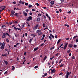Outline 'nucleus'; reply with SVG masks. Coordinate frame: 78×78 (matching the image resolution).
<instances>
[{
    "mask_svg": "<svg viewBox=\"0 0 78 78\" xmlns=\"http://www.w3.org/2000/svg\"><path fill=\"white\" fill-rule=\"evenodd\" d=\"M73 45L71 44H69L68 45V47H69V48H72L73 47Z\"/></svg>",
    "mask_w": 78,
    "mask_h": 78,
    "instance_id": "obj_3",
    "label": "nucleus"
},
{
    "mask_svg": "<svg viewBox=\"0 0 78 78\" xmlns=\"http://www.w3.org/2000/svg\"><path fill=\"white\" fill-rule=\"evenodd\" d=\"M28 5V3H25V5Z\"/></svg>",
    "mask_w": 78,
    "mask_h": 78,
    "instance_id": "obj_51",
    "label": "nucleus"
},
{
    "mask_svg": "<svg viewBox=\"0 0 78 78\" xmlns=\"http://www.w3.org/2000/svg\"><path fill=\"white\" fill-rule=\"evenodd\" d=\"M10 16H11V17H14V14H11L10 15Z\"/></svg>",
    "mask_w": 78,
    "mask_h": 78,
    "instance_id": "obj_16",
    "label": "nucleus"
},
{
    "mask_svg": "<svg viewBox=\"0 0 78 78\" xmlns=\"http://www.w3.org/2000/svg\"><path fill=\"white\" fill-rule=\"evenodd\" d=\"M2 28H6V26L5 25H2V27H1Z\"/></svg>",
    "mask_w": 78,
    "mask_h": 78,
    "instance_id": "obj_17",
    "label": "nucleus"
},
{
    "mask_svg": "<svg viewBox=\"0 0 78 78\" xmlns=\"http://www.w3.org/2000/svg\"><path fill=\"white\" fill-rule=\"evenodd\" d=\"M43 27H45V23H44L43 25Z\"/></svg>",
    "mask_w": 78,
    "mask_h": 78,
    "instance_id": "obj_55",
    "label": "nucleus"
},
{
    "mask_svg": "<svg viewBox=\"0 0 78 78\" xmlns=\"http://www.w3.org/2000/svg\"><path fill=\"white\" fill-rule=\"evenodd\" d=\"M12 70H14L15 69V67H14V66H12Z\"/></svg>",
    "mask_w": 78,
    "mask_h": 78,
    "instance_id": "obj_19",
    "label": "nucleus"
},
{
    "mask_svg": "<svg viewBox=\"0 0 78 78\" xmlns=\"http://www.w3.org/2000/svg\"><path fill=\"white\" fill-rule=\"evenodd\" d=\"M48 38H49L50 40H51L52 39V38H51V37L50 36H49L48 37Z\"/></svg>",
    "mask_w": 78,
    "mask_h": 78,
    "instance_id": "obj_22",
    "label": "nucleus"
},
{
    "mask_svg": "<svg viewBox=\"0 0 78 78\" xmlns=\"http://www.w3.org/2000/svg\"><path fill=\"white\" fill-rule=\"evenodd\" d=\"M12 22H9V24L10 25H11V24H12Z\"/></svg>",
    "mask_w": 78,
    "mask_h": 78,
    "instance_id": "obj_43",
    "label": "nucleus"
},
{
    "mask_svg": "<svg viewBox=\"0 0 78 78\" xmlns=\"http://www.w3.org/2000/svg\"><path fill=\"white\" fill-rule=\"evenodd\" d=\"M56 72L55 70V68H54L53 70H51V73H55Z\"/></svg>",
    "mask_w": 78,
    "mask_h": 78,
    "instance_id": "obj_4",
    "label": "nucleus"
},
{
    "mask_svg": "<svg viewBox=\"0 0 78 78\" xmlns=\"http://www.w3.org/2000/svg\"><path fill=\"white\" fill-rule=\"evenodd\" d=\"M31 35L32 36H33V37H35V36H36V35H35V34H31Z\"/></svg>",
    "mask_w": 78,
    "mask_h": 78,
    "instance_id": "obj_14",
    "label": "nucleus"
},
{
    "mask_svg": "<svg viewBox=\"0 0 78 78\" xmlns=\"http://www.w3.org/2000/svg\"><path fill=\"white\" fill-rule=\"evenodd\" d=\"M24 15L25 16H27V13L26 12L24 13Z\"/></svg>",
    "mask_w": 78,
    "mask_h": 78,
    "instance_id": "obj_37",
    "label": "nucleus"
},
{
    "mask_svg": "<svg viewBox=\"0 0 78 78\" xmlns=\"http://www.w3.org/2000/svg\"><path fill=\"white\" fill-rule=\"evenodd\" d=\"M68 14H70L71 13V11H69L67 12Z\"/></svg>",
    "mask_w": 78,
    "mask_h": 78,
    "instance_id": "obj_56",
    "label": "nucleus"
},
{
    "mask_svg": "<svg viewBox=\"0 0 78 78\" xmlns=\"http://www.w3.org/2000/svg\"><path fill=\"white\" fill-rule=\"evenodd\" d=\"M68 45V43L67 42L63 47V49H64V50H66V48H67V47Z\"/></svg>",
    "mask_w": 78,
    "mask_h": 78,
    "instance_id": "obj_2",
    "label": "nucleus"
},
{
    "mask_svg": "<svg viewBox=\"0 0 78 78\" xmlns=\"http://www.w3.org/2000/svg\"><path fill=\"white\" fill-rule=\"evenodd\" d=\"M59 53H57V54H55V56H58V55H59Z\"/></svg>",
    "mask_w": 78,
    "mask_h": 78,
    "instance_id": "obj_33",
    "label": "nucleus"
},
{
    "mask_svg": "<svg viewBox=\"0 0 78 78\" xmlns=\"http://www.w3.org/2000/svg\"><path fill=\"white\" fill-rule=\"evenodd\" d=\"M47 56H45L43 60L44 61L45 60H46V59H47Z\"/></svg>",
    "mask_w": 78,
    "mask_h": 78,
    "instance_id": "obj_11",
    "label": "nucleus"
},
{
    "mask_svg": "<svg viewBox=\"0 0 78 78\" xmlns=\"http://www.w3.org/2000/svg\"><path fill=\"white\" fill-rule=\"evenodd\" d=\"M64 64H61V66H60V67H63V66H64Z\"/></svg>",
    "mask_w": 78,
    "mask_h": 78,
    "instance_id": "obj_41",
    "label": "nucleus"
},
{
    "mask_svg": "<svg viewBox=\"0 0 78 78\" xmlns=\"http://www.w3.org/2000/svg\"><path fill=\"white\" fill-rule=\"evenodd\" d=\"M26 23H27V24L28 25V27L30 26V24H29L28 23V22H26Z\"/></svg>",
    "mask_w": 78,
    "mask_h": 78,
    "instance_id": "obj_25",
    "label": "nucleus"
},
{
    "mask_svg": "<svg viewBox=\"0 0 78 78\" xmlns=\"http://www.w3.org/2000/svg\"><path fill=\"white\" fill-rule=\"evenodd\" d=\"M35 5H37V6H39V4L37 3H36L35 4Z\"/></svg>",
    "mask_w": 78,
    "mask_h": 78,
    "instance_id": "obj_38",
    "label": "nucleus"
},
{
    "mask_svg": "<svg viewBox=\"0 0 78 78\" xmlns=\"http://www.w3.org/2000/svg\"><path fill=\"white\" fill-rule=\"evenodd\" d=\"M37 49H38V47L35 48H34V51H36L37 50Z\"/></svg>",
    "mask_w": 78,
    "mask_h": 78,
    "instance_id": "obj_10",
    "label": "nucleus"
},
{
    "mask_svg": "<svg viewBox=\"0 0 78 78\" xmlns=\"http://www.w3.org/2000/svg\"><path fill=\"white\" fill-rule=\"evenodd\" d=\"M6 8V6H2L0 7V8L2 9V10H5V8Z\"/></svg>",
    "mask_w": 78,
    "mask_h": 78,
    "instance_id": "obj_7",
    "label": "nucleus"
},
{
    "mask_svg": "<svg viewBox=\"0 0 78 78\" xmlns=\"http://www.w3.org/2000/svg\"><path fill=\"white\" fill-rule=\"evenodd\" d=\"M48 78H52V77L51 76H49Z\"/></svg>",
    "mask_w": 78,
    "mask_h": 78,
    "instance_id": "obj_64",
    "label": "nucleus"
},
{
    "mask_svg": "<svg viewBox=\"0 0 78 78\" xmlns=\"http://www.w3.org/2000/svg\"><path fill=\"white\" fill-rule=\"evenodd\" d=\"M29 14L30 15V16H32L33 15V13H31V12H30L29 13Z\"/></svg>",
    "mask_w": 78,
    "mask_h": 78,
    "instance_id": "obj_45",
    "label": "nucleus"
},
{
    "mask_svg": "<svg viewBox=\"0 0 78 78\" xmlns=\"http://www.w3.org/2000/svg\"><path fill=\"white\" fill-rule=\"evenodd\" d=\"M18 23L17 21H15L14 22V23Z\"/></svg>",
    "mask_w": 78,
    "mask_h": 78,
    "instance_id": "obj_57",
    "label": "nucleus"
},
{
    "mask_svg": "<svg viewBox=\"0 0 78 78\" xmlns=\"http://www.w3.org/2000/svg\"><path fill=\"white\" fill-rule=\"evenodd\" d=\"M4 62H5L6 65H7L8 64V62L7 61H5Z\"/></svg>",
    "mask_w": 78,
    "mask_h": 78,
    "instance_id": "obj_27",
    "label": "nucleus"
},
{
    "mask_svg": "<svg viewBox=\"0 0 78 78\" xmlns=\"http://www.w3.org/2000/svg\"><path fill=\"white\" fill-rule=\"evenodd\" d=\"M3 44H2V46L1 47V49H3V48H3Z\"/></svg>",
    "mask_w": 78,
    "mask_h": 78,
    "instance_id": "obj_24",
    "label": "nucleus"
},
{
    "mask_svg": "<svg viewBox=\"0 0 78 78\" xmlns=\"http://www.w3.org/2000/svg\"><path fill=\"white\" fill-rule=\"evenodd\" d=\"M54 56H54L52 58H50V59L51 60H52V59H53V58H54Z\"/></svg>",
    "mask_w": 78,
    "mask_h": 78,
    "instance_id": "obj_46",
    "label": "nucleus"
},
{
    "mask_svg": "<svg viewBox=\"0 0 78 78\" xmlns=\"http://www.w3.org/2000/svg\"><path fill=\"white\" fill-rule=\"evenodd\" d=\"M11 12L12 14H14V13H15V11H14L13 10H12Z\"/></svg>",
    "mask_w": 78,
    "mask_h": 78,
    "instance_id": "obj_18",
    "label": "nucleus"
},
{
    "mask_svg": "<svg viewBox=\"0 0 78 78\" xmlns=\"http://www.w3.org/2000/svg\"><path fill=\"white\" fill-rule=\"evenodd\" d=\"M44 76H47V73H45V74H44Z\"/></svg>",
    "mask_w": 78,
    "mask_h": 78,
    "instance_id": "obj_62",
    "label": "nucleus"
},
{
    "mask_svg": "<svg viewBox=\"0 0 78 78\" xmlns=\"http://www.w3.org/2000/svg\"><path fill=\"white\" fill-rule=\"evenodd\" d=\"M60 41H61V40L59 39L58 40V42H57V44H58L59 42H60Z\"/></svg>",
    "mask_w": 78,
    "mask_h": 78,
    "instance_id": "obj_23",
    "label": "nucleus"
},
{
    "mask_svg": "<svg viewBox=\"0 0 78 78\" xmlns=\"http://www.w3.org/2000/svg\"><path fill=\"white\" fill-rule=\"evenodd\" d=\"M27 20V21H28V22H30V20L29 18H28L27 20Z\"/></svg>",
    "mask_w": 78,
    "mask_h": 78,
    "instance_id": "obj_31",
    "label": "nucleus"
},
{
    "mask_svg": "<svg viewBox=\"0 0 78 78\" xmlns=\"http://www.w3.org/2000/svg\"><path fill=\"white\" fill-rule=\"evenodd\" d=\"M50 3L52 5H54V4L55 3V2H54L53 1H52Z\"/></svg>",
    "mask_w": 78,
    "mask_h": 78,
    "instance_id": "obj_9",
    "label": "nucleus"
},
{
    "mask_svg": "<svg viewBox=\"0 0 78 78\" xmlns=\"http://www.w3.org/2000/svg\"><path fill=\"white\" fill-rule=\"evenodd\" d=\"M34 68V69H36L37 68H38V66H35Z\"/></svg>",
    "mask_w": 78,
    "mask_h": 78,
    "instance_id": "obj_35",
    "label": "nucleus"
},
{
    "mask_svg": "<svg viewBox=\"0 0 78 78\" xmlns=\"http://www.w3.org/2000/svg\"><path fill=\"white\" fill-rule=\"evenodd\" d=\"M32 11H35V9H32Z\"/></svg>",
    "mask_w": 78,
    "mask_h": 78,
    "instance_id": "obj_60",
    "label": "nucleus"
},
{
    "mask_svg": "<svg viewBox=\"0 0 78 78\" xmlns=\"http://www.w3.org/2000/svg\"><path fill=\"white\" fill-rule=\"evenodd\" d=\"M66 78H69V76H67V75H66Z\"/></svg>",
    "mask_w": 78,
    "mask_h": 78,
    "instance_id": "obj_63",
    "label": "nucleus"
},
{
    "mask_svg": "<svg viewBox=\"0 0 78 78\" xmlns=\"http://www.w3.org/2000/svg\"><path fill=\"white\" fill-rule=\"evenodd\" d=\"M22 1H20V3L21 4H22V5L23 4H25V2H22Z\"/></svg>",
    "mask_w": 78,
    "mask_h": 78,
    "instance_id": "obj_13",
    "label": "nucleus"
},
{
    "mask_svg": "<svg viewBox=\"0 0 78 78\" xmlns=\"http://www.w3.org/2000/svg\"><path fill=\"white\" fill-rule=\"evenodd\" d=\"M33 7V6L32 5H29V8H31V7Z\"/></svg>",
    "mask_w": 78,
    "mask_h": 78,
    "instance_id": "obj_26",
    "label": "nucleus"
},
{
    "mask_svg": "<svg viewBox=\"0 0 78 78\" xmlns=\"http://www.w3.org/2000/svg\"><path fill=\"white\" fill-rule=\"evenodd\" d=\"M73 47L74 48H76V47H77V46L75 44V45H74Z\"/></svg>",
    "mask_w": 78,
    "mask_h": 78,
    "instance_id": "obj_36",
    "label": "nucleus"
},
{
    "mask_svg": "<svg viewBox=\"0 0 78 78\" xmlns=\"http://www.w3.org/2000/svg\"><path fill=\"white\" fill-rule=\"evenodd\" d=\"M38 34L39 36H40L41 35V34H42V33L41 32L39 33Z\"/></svg>",
    "mask_w": 78,
    "mask_h": 78,
    "instance_id": "obj_42",
    "label": "nucleus"
},
{
    "mask_svg": "<svg viewBox=\"0 0 78 78\" xmlns=\"http://www.w3.org/2000/svg\"><path fill=\"white\" fill-rule=\"evenodd\" d=\"M6 34L5 33H4L2 35V38H6Z\"/></svg>",
    "mask_w": 78,
    "mask_h": 78,
    "instance_id": "obj_5",
    "label": "nucleus"
},
{
    "mask_svg": "<svg viewBox=\"0 0 78 78\" xmlns=\"http://www.w3.org/2000/svg\"><path fill=\"white\" fill-rule=\"evenodd\" d=\"M44 44V43H43L41 44V45H40L41 47H43Z\"/></svg>",
    "mask_w": 78,
    "mask_h": 78,
    "instance_id": "obj_28",
    "label": "nucleus"
},
{
    "mask_svg": "<svg viewBox=\"0 0 78 78\" xmlns=\"http://www.w3.org/2000/svg\"><path fill=\"white\" fill-rule=\"evenodd\" d=\"M76 37H78V36L76 35L73 38V40H74V39H75V38H76Z\"/></svg>",
    "mask_w": 78,
    "mask_h": 78,
    "instance_id": "obj_21",
    "label": "nucleus"
},
{
    "mask_svg": "<svg viewBox=\"0 0 78 78\" xmlns=\"http://www.w3.org/2000/svg\"><path fill=\"white\" fill-rule=\"evenodd\" d=\"M31 41H32V39H30L29 41V42H30V43H31Z\"/></svg>",
    "mask_w": 78,
    "mask_h": 78,
    "instance_id": "obj_48",
    "label": "nucleus"
},
{
    "mask_svg": "<svg viewBox=\"0 0 78 78\" xmlns=\"http://www.w3.org/2000/svg\"><path fill=\"white\" fill-rule=\"evenodd\" d=\"M28 19H29L30 20H32V17H31V16H29Z\"/></svg>",
    "mask_w": 78,
    "mask_h": 78,
    "instance_id": "obj_15",
    "label": "nucleus"
},
{
    "mask_svg": "<svg viewBox=\"0 0 78 78\" xmlns=\"http://www.w3.org/2000/svg\"><path fill=\"white\" fill-rule=\"evenodd\" d=\"M2 56H6V54H2Z\"/></svg>",
    "mask_w": 78,
    "mask_h": 78,
    "instance_id": "obj_34",
    "label": "nucleus"
},
{
    "mask_svg": "<svg viewBox=\"0 0 78 78\" xmlns=\"http://www.w3.org/2000/svg\"><path fill=\"white\" fill-rule=\"evenodd\" d=\"M17 14H18L17 13H15L16 16H17Z\"/></svg>",
    "mask_w": 78,
    "mask_h": 78,
    "instance_id": "obj_59",
    "label": "nucleus"
},
{
    "mask_svg": "<svg viewBox=\"0 0 78 78\" xmlns=\"http://www.w3.org/2000/svg\"><path fill=\"white\" fill-rule=\"evenodd\" d=\"M25 23H23L22 25L23 28H24L25 27Z\"/></svg>",
    "mask_w": 78,
    "mask_h": 78,
    "instance_id": "obj_32",
    "label": "nucleus"
},
{
    "mask_svg": "<svg viewBox=\"0 0 78 78\" xmlns=\"http://www.w3.org/2000/svg\"><path fill=\"white\" fill-rule=\"evenodd\" d=\"M38 16H39L40 17H41V16H42V14H38Z\"/></svg>",
    "mask_w": 78,
    "mask_h": 78,
    "instance_id": "obj_29",
    "label": "nucleus"
},
{
    "mask_svg": "<svg viewBox=\"0 0 78 78\" xmlns=\"http://www.w3.org/2000/svg\"><path fill=\"white\" fill-rule=\"evenodd\" d=\"M70 51H71L70 50H68V51H67L68 53H70Z\"/></svg>",
    "mask_w": 78,
    "mask_h": 78,
    "instance_id": "obj_40",
    "label": "nucleus"
},
{
    "mask_svg": "<svg viewBox=\"0 0 78 78\" xmlns=\"http://www.w3.org/2000/svg\"><path fill=\"white\" fill-rule=\"evenodd\" d=\"M8 73V72L7 71H6L5 73L4 74H7Z\"/></svg>",
    "mask_w": 78,
    "mask_h": 78,
    "instance_id": "obj_53",
    "label": "nucleus"
},
{
    "mask_svg": "<svg viewBox=\"0 0 78 78\" xmlns=\"http://www.w3.org/2000/svg\"><path fill=\"white\" fill-rule=\"evenodd\" d=\"M5 34H6V35H7V36H9V34H8V33H6Z\"/></svg>",
    "mask_w": 78,
    "mask_h": 78,
    "instance_id": "obj_52",
    "label": "nucleus"
},
{
    "mask_svg": "<svg viewBox=\"0 0 78 78\" xmlns=\"http://www.w3.org/2000/svg\"><path fill=\"white\" fill-rule=\"evenodd\" d=\"M48 18L49 19V20H51V18L50 16H48Z\"/></svg>",
    "mask_w": 78,
    "mask_h": 78,
    "instance_id": "obj_39",
    "label": "nucleus"
},
{
    "mask_svg": "<svg viewBox=\"0 0 78 78\" xmlns=\"http://www.w3.org/2000/svg\"><path fill=\"white\" fill-rule=\"evenodd\" d=\"M9 37H10V38H11V37H11V35H9Z\"/></svg>",
    "mask_w": 78,
    "mask_h": 78,
    "instance_id": "obj_58",
    "label": "nucleus"
},
{
    "mask_svg": "<svg viewBox=\"0 0 78 78\" xmlns=\"http://www.w3.org/2000/svg\"><path fill=\"white\" fill-rule=\"evenodd\" d=\"M59 11H60V12H62V10H61V9H59Z\"/></svg>",
    "mask_w": 78,
    "mask_h": 78,
    "instance_id": "obj_54",
    "label": "nucleus"
},
{
    "mask_svg": "<svg viewBox=\"0 0 78 78\" xmlns=\"http://www.w3.org/2000/svg\"><path fill=\"white\" fill-rule=\"evenodd\" d=\"M60 1L61 2H62V3L64 2V0H60Z\"/></svg>",
    "mask_w": 78,
    "mask_h": 78,
    "instance_id": "obj_61",
    "label": "nucleus"
},
{
    "mask_svg": "<svg viewBox=\"0 0 78 78\" xmlns=\"http://www.w3.org/2000/svg\"><path fill=\"white\" fill-rule=\"evenodd\" d=\"M28 11H29V10L28 9H26V12H28Z\"/></svg>",
    "mask_w": 78,
    "mask_h": 78,
    "instance_id": "obj_44",
    "label": "nucleus"
},
{
    "mask_svg": "<svg viewBox=\"0 0 78 78\" xmlns=\"http://www.w3.org/2000/svg\"><path fill=\"white\" fill-rule=\"evenodd\" d=\"M39 27V24H37V25L35 26L33 28V30H37V28Z\"/></svg>",
    "mask_w": 78,
    "mask_h": 78,
    "instance_id": "obj_1",
    "label": "nucleus"
},
{
    "mask_svg": "<svg viewBox=\"0 0 78 78\" xmlns=\"http://www.w3.org/2000/svg\"><path fill=\"white\" fill-rule=\"evenodd\" d=\"M37 22H40L41 21V18L40 17L38 16V18L37 19Z\"/></svg>",
    "mask_w": 78,
    "mask_h": 78,
    "instance_id": "obj_6",
    "label": "nucleus"
},
{
    "mask_svg": "<svg viewBox=\"0 0 78 78\" xmlns=\"http://www.w3.org/2000/svg\"><path fill=\"white\" fill-rule=\"evenodd\" d=\"M16 45H15L14 46V47H17V45H18V46H19V45H20V43H17L16 44Z\"/></svg>",
    "mask_w": 78,
    "mask_h": 78,
    "instance_id": "obj_8",
    "label": "nucleus"
},
{
    "mask_svg": "<svg viewBox=\"0 0 78 78\" xmlns=\"http://www.w3.org/2000/svg\"><path fill=\"white\" fill-rule=\"evenodd\" d=\"M41 30H38L36 31V33H39V32H41Z\"/></svg>",
    "mask_w": 78,
    "mask_h": 78,
    "instance_id": "obj_12",
    "label": "nucleus"
},
{
    "mask_svg": "<svg viewBox=\"0 0 78 78\" xmlns=\"http://www.w3.org/2000/svg\"><path fill=\"white\" fill-rule=\"evenodd\" d=\"M46 16H47V17H48V16H49L47 13H46Z\"/></svg>",
    "mask_w": 78,
    "mask_h": 78,
    "instance_id": "obj_49",
    "label": "nucleus"
},
{
    "mask_svg": "<svg viewBox=\"0 0 78 78\" xmlns=\"http://www.w3.org/2000/svg\"><path fill=\"white\" fill-rule=\"evenodd\" d=\"M69 72H66V74H67L66 75L67 76H69Z\"/></svg>",
    "mask_w": 78,
    "mask_h": 78,
    "instance_id": "obj_20",
    "label": "nucleus"
},
{
    "mask_svg": "<svg viewBox=\"0 0 78 78\" xmlns=\"http://www.w3.org/2000/svg\"><path fill=\"white\" fill-rule=\"evenodd\" d=\"M72 59H75V56H72Z\"/></svg>",
    "mask_w": 78,
    "mask_h": 78,
    "instance_id": "obj_30",
    "label": "nucleus"
},
{
    "mask_svg": "<svg viewBox=\"0 0 78 78\" xmlns=\"http://www.w3.org/2000/svg\"><path fill=\"white\" fill-rule=\"evenodd\" d=\"M28 36V34H27V33H25V36L26 37H27Z\"/></svg>",
    "mask_w": 78,
    "mask_h": 78,
    "instance_id": "obj_50",
    "label": "nucleus"
},
{
    "mask_svg": "<svg viewBox=\"0 0 78 78\" xmlns=\"http://www.w3.org/2000/svg\"><path fill=\"white\" fill-rule=\"evenodd\" d=\"M14 29L15 30H16V31H17V28H16V27H15Z\"/></svg>",
    "mask_w": 78,
    "mask_h": 78,
    "instance_id": "obj_47",
    "label": "nucleus"
}]
</instances>
